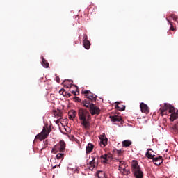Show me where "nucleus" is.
I'll return each mask as SVG.
<instances>
[{
    "label": "nucleus",
    "instance_id": "1",
    "mask_svg": "<svg viewBox=\"0 0 178 178\" xmlns=\"http://www.w3.org/2000/svg\"><path fill=\"white\" fill-rule=\"evenodd\" d=\"M78 116L81 121V124H82L85 130H90V120H91L90 111L86 108H80L78 111Z\"/></svg>",
    "mask_w": 178,
    "mask_h": 178
},
{
    "label": "nucleus",
    "instance_id": "2",
    "mask_svg": "<svg viewBox=\"0 0 178 178\" xmlns=\"http://www.w3.org/2000/svg\"><path fill=\"white\" fill-rule=\"evenodd\" d=\"M168 110H169V113H171L170 117L171 122H175L176 119H178V110H176V108L168 103H165L163 106L160 108L161 116L166 115Z\"/></svg>",
    "mask_w": 178,
    "mask_h": 178
},
{
    "label": "nucleus",
    "instance_id": "3",
    "mask_svg": "<svg viewBox=\"0 0 178 178\" xmlns=\"http://www.w3.org/2000/svg\"><path fill=\"white\" fill-rule=\"evenodd\" d=\"M131 170L134 173V176L136 178L144 177V173L141 171V168H140V165H138V163H137V161H133L131 164Z\"/></svg>",
    "mask_w": 178,
    "mask_h": 178
},
{
    "label": "nucleus",
    "instance_id": "4",
    "mask_svg": "<svg viewBox=\"0 0 178 178\" xmlns=\"http://www.w3.org/2000/svg\"><path fill=\"white\" fill-rule=\"evenodd\" d=\"M51 131H52L51 127H48V125H45L43 127L42 132L40 134H38L35 136V138L37 140H40L41 141H42V140H45V138H47V137H48V136H49V133Z\"/></svg>",
    "mask_w": 178,
    "mask_h": 178
},
{
    "label": "nucleus",
    "instance_id": "5",
    "mask_svg": "<svg viewBox=\"0 0 178 178\" xmlns=\"http://www.w3.org/2000/svg\"><path fill=\"white\" fill-rule=\"evenodd\" d=\"M66 150V143L63 140H60L58 144L56 145L52 149V152L54 151H59V152H63Z\"/></svg>",
    "mask_w": 178,
    "mask_h": 178
},
{
    "label": "nucleus",
    "instance_id": "6",
    "mask_svg": "<svg viewBox=\"0 0 178 178\" xmlns=\"http://www.w3.org/2000/svg\"><path fill=\"white\" fill-rule=\"evenodd\" d=\"M83 94L85 97H86V99H90L92 102H97V95L90 90L83 91Z\"/></svg>",
    "mask_w": 178,
    "mask_h": 178
},
{
    "label": "nucleus",
    "instance_id": "7",
    "mask_svg": "<svg viewBox=\"0 0 178 178\" xmlns=\"http://www.w3.org/2000/svg\"><path fill=\"white\" fill-rule=\"evenodd\" d=\"M89 113L92 116H94V115H97L98 116V115L101 113V108L93 104V105L89 108Z\"/></svg>",
    "mask_w": 178,
    "mask_h": 178
},
{
    "label": "nucleus",
    "instance_id": "8",
    "mask_svg": "<svg viewBox=\"0 0 178 178\" xmlns=\"http://www.w3.org/2000/svg\"><path fill=\"white\" fill-rule=\"evenodd\" d=\"M101 162L108 163L112 159V154H104L100 156Z\"/></svg>",
    "mask_w": 178,
    "mask_h": 178
},
{
    "label": "nucleus",
    "instance_id": "9",
    "mask_svg": "<svg viewBox=\"0 0 178 178\" xmlns=\"http://www.w3.org/2000/svg\"><path fill=\"white\" fill-rule=\"evenodd\" d=\"M93 104L94 102L90 100V99H86L82 101V105L85 106V108H88V109H90Z\"/></svg>",
    "mask_w": 178,
    "mask_h": 178
},
{
    "label": "nucleus",
    "instance_id": "10",
    "mask_svg": "<svg viewBox=\"0 0 178 178\" xmlns=\"http://www.w3.org/2000/svg\"><path fill=\"white\" fill-rule=\"evenodd\" d=\"M140 111L143 112V113L148 114L149 113V108H148V106L144 103H140Z\"/></svg>",
    "mask_w": 178,
    "mask_h": 178
},
{
    "label": "nucleus",
    "instance_id": "11",
    "mask_svg": "<svg viewBox=\"0 0 178 178\" xmlns=\"http://www.w3.org/2000/svg\"><path fill=\"white\" fill-rule=\"evenodd\" d=\"M152 159L153 162L154 163V165H156V166H159L163 162V158H162V156H154Z\"/></svg>",
    "mask_w": 178,
    "mask_h": 178
},
{
    "label": "nucleus",
    "instance_id": "12",
    "mask_svg": "<svg viewBox=\"0 0 178 178\" xmlns=\"http://www.w3.org/2000/svg\"><path fill=\"white\" fill-rule=\"evenodd\" d=\"M101 144H102L103 147H106V145L108 144V138L105 136V134L100 136L99 137Z\"/></svg>",
    "mask_w": 178,
    "mask_h": 178
},
{
    "label": "nucleus",
    "instance_id": "13",
    "mask_svg": "<svg viewBox=\"0 0 178 178\" xmlns=\"http://www.w3.org/2000/svg\"><path fill=\"white\" fill-rule=\"evenodd\" d=\"M110 119L111 122H123V119H122L121 116L119 115H111Z\"/></svg>",
    "mask_w": 178,
    "mask_h": 178
},
{
    "label": "nucleus",
    "instance_id": "14",
    "mask_svg": "<svg viewBox=\"0 0 178 178\" xmlns=\"http://www.w3.org/2000/svg\"><path fill=\"white\" fill-rule=\"evenodd\" d=\"M76 115H77V112L74 110H71L68 112V118L71 120H74V118H76Z\"/></svg>",
    "mask_w": 178,
    "mask_h": 178
},
{
    "label": "nucleus",
    "instance_id": "15",
    "mask_svg": "<svg viewBox=\"0 0 178 178\" xmlns=\"http://www.w3.org/2000/svg\"><path fill=\"white\" fill-rule=\"evenodd\" d=\"M117 162H119V170H122L123 168L126 167V163L121 159H116Z\"/></svg>",
    "mask_w": 178,
    "mask_h": 178
},
{
    "label": "nucleus",
    "instance_id": "16",
    "mask_svg": "<svg viewBox=\"0 0 178 178\" xmlns=\"http://www.w3.org/2000/svg\"><path fill=\"white\" fill-rule=\"evenodd\" d=\"M92 149H94V145H92V143H88L86 146V154H91L92 152Z\"/></svg>",
    "mask_w": 178,
    "mask_h": 178
},
{
    "label": "nucleus",
    "instance_id": "17",
    "mask_svg": "<svg viewBox=\"0 0 178 178\" xmlns=\"http://www.w3.org/2000/svg\"><path fill=\"white\" fill-rule=\"evenodd\" d=\"M115 104H116L115 108L118 109L120 112H122V111H124L126 109L125 106H123V105L119 106V102H116Z\"/></svg>",
    "mask_w": 178,
    "mask_h": 178
},
{
    "label": "nucleus",
    "instance_id": "18",
    "mask_svg": "<svg viewBox=\"0 0 178 178\" xmlns=\"http://www.w3.org/2000/svg\"><path fill=\"white\" fill-rule=\"evenodd\" d=\"M131 144H133V143H131V141H130L129 140H126L122 141V146L124 147H130Z\"/></svg>",
    "mask_w": 178,
    "mask_h": 178
},
{
    "label": "nucleus",
    "instance_id": "19",
    "mask_svg": "<svg viewBox=\"0 0 178 178\" xmlns=\"http://www.w3.org/2000/svg\"><path fill=\"white\" fill-rule=\"evenodd\" d=\"M94 168H95V159L93 158L91 161L89 163V169L90 170H93Z\"/></svg>",
    "mask_w": 178,
    "mask_h": 178
},
{
    "label": "nucleus",
    "instance_id": "20",
    "mask_svg": "<svg viewBox=\"0 0 178 178\" xmlns=\"http://www.w3.org/2000/svg\"><path fill=\"white\" fill-rule=\"evenodd\" d=\"M42 65L44 67H49V63L48 61H47V60H45V58H44V57H42Z\"/></svg>",
    "mask_w": 178,
    "mask_h": 178
},
{
    "label": "nucleus",
    "instance_id": "21",
    "mask_svg": "<svg viewBox=\"0 0 178 178\" xmlns=\"http://www.w3.org/2000/svg\"><path fill=\"white\" fill-rule=\"evenodd\" d=\"M123 175L127 176V175H130V169L128 168L127 166H125L122 168Z\"/></svg>",
    "mask_w": 178,
    "mask_h": 178
},
{
    "label": "nucleus",
    "instance_id": "22",
    "mask_svg": "<svg viewBox=\"0 0 178 178\" xmlns=\"http://www.w3.org/2000/svg\"><path fill=\"white\" fill-rule=\"evenodd\" d=\"M150 151L152 152V149H147V152H146V156L149 158V159H153L155 155H152V154L150 153Z\"/></svg>",
    "mask_w": 178,
    "mask_h": 178
},
{
    "label": "nucleus",
    "instance_id": "23",
    "mask_svg": "<svg viewBox=\"0 0 178 178\" xmlns=\"http://www.w3.org/2000/svg\"><path fill=\"white\" fill-rule=\"evenodd\" d=\"M83 47L86 49H90V47H91V43L90 42V40L83 42Z\"/></svg>",
    "mask_w": 178,
    "mask_h": 178
},
{
    "label": "nucleus",
    "instance_id": "24",
    "mask_svg": "<svg viewBox=\"0 0 178 178\" xmlns=\"http://www.w3.org/2000/svg\"><path fill=\"white\" fill-rule=\"evenodd\" d=\"M172 130L175 131V134H177L178 133V122L176 123L173 127H172Z\"/></svg>",
    "mask_w": 178,
    "mask_h": 178
},
{
    "label": "nucleus",
    "instance_id": "25",
    "mask_svg": "<svg viewBox=\"0 0 178 178\" xmlns=\"http://www.w3.org/2000/svg\"><path fill=\"white\" fill-rule=\"evenodd\" d=\"M65 154L63 153H58L56 156V158L57 159H63V156H64Z\"/></svg>",
    "mask_w": 178,
    "mask_h": 178
},
{
    "label": "nucleus",
    "instance_id": "26",
    "mask_svg": "<svg viewBox=\"0 0 178 178\" xmlns=\"http://www.w3.org/2000/svg\"><path fill=\"white\" fill-rule=\"evenodd\" d=\"M97 175L98 178H102V176H105V173L102 171H98Z\"/></svg>",
    "mask_w": 178,
    "mask_h": 178
},
{
    "label": "nucleus",
    "instance_id": "27",
    "mask_svg": "<svg viewBox=\"0 0 178 178\" xmlns=\"http://www.w3.org/2000/svg\"><path fill=\"white\" fill-rule=\"evenodd\" d=\"M169 24L170 25V30H171L172 31H175V27L173 26V24H172L171 22H170L169 20H168Z\"/></svg>",
    "mask_w": 178,
    "mask_h": 178
},
{
    "label": "nucleus",
    "instance_id": "28",
    "mask_svg": "<svg viewBox=\"0 0 178 178\" xmlns=\"http://www.w3.org/2000/svg\"><path fill=\"white\" fill-rule=\"evenodd\" d=\"M83 42L88 41V37L87 36V34L83 35Z\"/></svg>",
    "mask_w": 178,
    "mask_h": 178
},
{
    "label": "nucleus",
    "instance_id": "29",
    "mask_svg": "<svg viewBox=\"0 0 178 178\" xmlns=\"http://www.w3.org/2000/svg\"><path fill=\"white\" fill-rule=\"evenodd\" d=\"M74 99L76 102H81V99H80L79 97H74Z\"/></svg>",
    "mask_w": 178,
    "mask_h": 178
},
{
    "label": "nucleus",
    "instance_id": "30",
    "mask_svg": "<svg viewBox=\"0 0 178 178\" xmlns=\"http://www.w3.org/2000/svg\"><path fill=\"white\" fill-rule=\"evenodd\" d=\"M122 152H122V150H118L117 154H118V156H122Z\"/></svg>",
    "mask_w": 178,
    "mask_h": 178
},
{
    "label": "nucleus",
    "instance_id": "31",
    "mask_svg": "<svg viewBox=\"0 0 178 178\" xmlns=\"http://www.w3.org/2000/svg\"><path fill=\"white\" fill-rule=\"evenodd\" d=\"M65 95H66V97H67V98L72 97V94L68 93V92H65Z\"/></svg>",
    "mask_w": 178,
    "mask_h": 178
},
{
    "label": "nucleus",
    "instance_id": "32",
    "mask_svg": "<svg viewBox=\"0 0 178 178\" xmlns=\"http://www.w3.org/2000/svg\"><path fill=\"white\" fill-rule=\"evenodd\" d=\"M56 83H60V78H59V76H56Z\"/></svg>",
    "mask_w": 178,
    "mask_h": 178
},
{
    "label": "nucleus",
    "instance_id": "33",
    "mask_svg": "<svg viewBox=\"0 0 178 178\" xmlns=\"http://www.w3.org/2000/svg\"><path fill=\"white\" fill-rule=\"evenodd\" d=\"M60 94H62V95H65V90L63 89H61L60 91H59Z\"/></svg>",
    "mask_w": 178,
    "mask_h": 178
},
{
    "label": "nucleus",
    "instance_id": "34",
    "mask_svg": "<svg viewBox=\"0 0 178 178\" xmlns=\"http://www.w3.org/2000/svg\"><path fill=\"white\" fill-rule=\"evenodd\" d=\"M72 94H74V95H77L76 94V91H72Z\"/></svg>",
    "mask_w": 178,
    "mask_h": 178
},
{
    "label": "nucleus",
    "instance_id": "35",
    "mask_svg": "<svg viewBox=\"0 0 178 178\" xmlns=\"http://www.w3.org/2000/svg\"><path fill=\"white\" fill-rule=\"evenodd\" d=\"M55 168H56V166L53 167V169H55Z\"/></svg>",
    "mask_w": 178,
    "mask_h": 178
}]
</instances>
